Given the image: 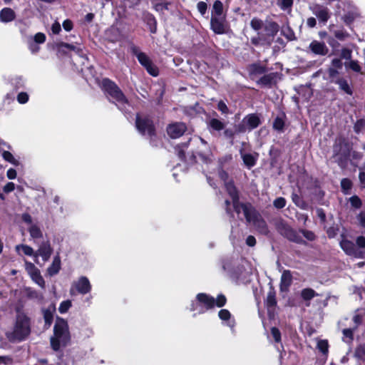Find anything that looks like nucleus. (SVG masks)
<instances>
[{
	"mask_svg": "<svg viewBox=\"0 0 365 365\" xmlns=\"http://www.w3.org/2000/svg\"><path fill=\"white\" fill-rule=\"evenodd\" d=\"M30 333V318L24 312L18 309L13 330L7 333L9 340L11 342L21 341L25 340Z\"/></svg>",
	"mask_w": 365,
	"mask_h": 365,
	"instance_id": "obj_1",
	"label": "nucleus"
},
{
	"mask_svg": "<svg viewBox=\"0 0 365 365\" xmlns=\"http://www.w3.org/2000/svg\"><path fill=\"white\" fill-rule=\"evenodd\" d=\"M71 340L68 322L66 319L57 317L53 327V336L51 337V346L55 351L66 346Z\"/></svg>",
	"mask_w": 365,
	"mask_h": 365,
	"instance_id": "obj_2",
	"label": "nucleus"
},
{
	"mask_svg": "<svg viewBox=\"0 0 365 365\" xmlns=\"http://www.w3.org/2000/svg\"><path fill=\"white\" fill-rule=\"evenodd\" d=\"M102 86L107 94L111 98L113 102L120 110H124L128 102L121 90L118 86L108 78L102 81Z\"/></svg>",
	"mask_w": 365,
	"mask_h": 365,
	"instance_id": "obj_3",
	"label": "nucleus"
},
{
	"mask_svg": "<svg viewBox=\"0 0 365 365\" xmlns=\"http://www.w3.org/2000/svg\"><path fill=\"white\" fill-rule=\"evenodd\" d=\"M215 305V300L213 297L204 293H200L197 295V302L192 303L190 310L197 311V313L202 314L205 310L213 308Z\"/></svg>",
	"mask_w": 365,
	"mask_h": 365,
	"instance_id": "obj_4",
	"label": "nucleus"
},
{
	"mask_svg": "<svg viewBox=\"0 0 365 365\" xmlns=\"http://www.w3.org/2000/svg\"><path fill=\"white\" fill-rule=\"evenodd\" d=\"M132 51L139 63L147 70L149 74L153 76H158V68L145 53L140 51L137 47H133Z\"/></svg>",
	"mask_w": 365,
	"mask_h": 365,
	"instance_id": "obj_5",
	"label": "nucleus"
},
{
	"mask_svg": "<svg viewBox=\"0 0 365 365\" xmlns=\"http://www.w3.org/2000/svg\"><path fill=\"white\" fill-rule=\"evenodd\" d=\"M135 125L138 130L143 135L152 137L155 135V128L153 121L148 117L136 116Z\"/></svg>",
	"mask_w": 365,
	"mask_h": 365,
	"instance_id": "obj_6",
	"label": "nucleus"
},
{
	"mask_svg": "<svg viewBox=\"0 0 365 365\" xmlns=\"http://www.w3.org/2000/svg\"><path fill=\"white\" fill-rule=\"evenodd\" d=\"M25 269L31 278V279L39 287L45 288V281L41 274L40 270L34 265V264L25 260Z\"/></svg>",
	"mask_w": 365,
	"mask_h": 365,
	"instance_id": "obj_7",
	"label": "nucleus"
},
{
	"mask_svg": "<svg viewBox=\"0 0 365 365\" xmlns=\"http://www.w3.org/2000/svg\"><path fill=\"white\" fill-rule=\"evenodd\" d=\"M75 290L81 294H86L91 292V284L86 277H81L77 281L74 282L70 289L71 295L75 294Z\"/></svg>",
	"mask_w": 365,
	"mask_h": 365,
	"instance_id": "obj_8",
	"label": "nucleus"
},
{
	"mask_svg": "<svg viewBox=\"0 0 365 365\" xmlns=\"http://www.w3.org/2000/svg\"><path fill=\"white\" fill-rule=\"evenodd\" d=\"M53 253V248L48 240L42 242L35 252V262L38 263V257H41L44 262L48 261Z\"/></svg>",
	"mask_w": 365,
	"mask_h": 365,
	"instance_id": "obj_9",
	"label": "nucleus"
},
{
	"mask_svg": "<svg viewBox=\"0 0 365 365\" xmlns=\"http://www.w3.org/2000/svg\"><path fill=\"white\" fill-rule=\"evenodd\" d=\"M340 246L346 255L355 258H364V252L357 249L351 241L343 240L340 242Z\"/></svg>",
	"mask_w": 365,
	"mask_h": 365,
	"instance_id": "obj_10",
	"label": "nucleus"
},
{
	"mask_svg": "<svg viewBox=\"0 0 365 365\" xmlns=\"http://www.w3.org/2000/svg\"><path fill=\"white\" fill-rule=\"evenodd\" d=\"M247 222L250 223H252L255 228L261 234H268L269 230L266 222L256 210H255L252 212L251 218L250 219V220H247Z\"/></svg>",
	"mask_w": 365,
	"mask_h": 365,
	"instance_id": "obj_11",
	"label": "nucleus"
},
{
	"mask_svg": "<svg viewBox=\"0 0 365 365\" xmlns=\"http://www.w3.org/2000/svg\"><path fill=\"white\" fill-rule=\"evenodd\" d=\"M210 29L216 34H223L226 32V16H211Z\"/></svg>",
	"mask_w": 365,
	"mask_h": 365,
	"instance_id": "obj_12",
	"label": "nucleus"
},
{
	"mask_svg": "<svg viewBox=\"0 0 365 365\" xmlns=\"http://www.w3.org/2000/svg\"><path fill=\"white\" fill-rule=\"evenodd\" d=\"M264 30L265 31V34H263V36L267 38V45L270 46L273 38L279 30V26L277 23L273 21H266L264 26Z\"/></svg>",
	"mask_w": 365,
	"mask_h": 365,
	"instance_id": "obj_13",
	"label": "nucleus"
},
{
	"mask_svg": "<svg viewBox=\"0 0 365 365\" xmlns=\"http://www.w3.org/2000/svg\"><path fill=\"white\" fill-rule=\"evenodd\" d=\"M232 204L234 210L239 217L240 213L242 212L247 221L250 220L252 212L255 210V209L250 204L240 203L239 200L232 201Z\"/></svg>",
	"mask_w": 365,
	"mask_h": 365,
	"instance_id": "obj_14",
	"label": "nucleus"
},
{
	"mask_svg": "<svg viewBox=\"0 0 365 365\" xmlns=\"http://www.w3.org/2000/svg\"><path fill=\"white\" fill-rule=\"evenodd\" d=\"M280 232L282 235H284L286 238L292 242L298 244L305 243L302 236L300 235V231L297 232L287 225H282V228L280 229Z\"/></svg>",
	"mask_w": 365,
	"mask_h": 365,
	"instance_id": "obj_15",
	"label": "nucleus"
},
{
	"mask_svg": "<svg viewBox=\"0 0 365 365\" xmlns=\"http://www.w3.org/2000/svg\"><path fill=\"white\" fill-rule=\"evenodd\" d=\"M187 127L183 123H175L168 125L167 132L172 138H178L183 135Z\"/></svg>",
	"mask_w": 365,
	"mask_h": 365,
	"instance_id": "obj_16",
	"label": "nucleus"
},
{
	"mask_svg": "<svg viewBox=\"0 0 365 365\" xmlns=\"http://www.w3.org/2000/svg\"><path fill=\"white\" fill-rule=\"evenodd\" d=\"M310 9L319 20L324 23H326L329 19V12L327 7L319 4H316L312 7H310Z\"/></svg>",
	"mask_w": 365,
	"mask_h": 365,
	"instance_id": "obj_17",
	"label": "nucleus"
},
{
	"mask_svg": "<svg viewBox=\"0 0 365 365\" xmlns=\"http://www.w3.org/2000/svg\"><path fill=\"white\" fill-rule=\"evenodd\" d=\"M309 48L313 53L319 56H325L329 52V48L324 42H320L316 40L310 43Z\"/></svg>",
	"mask_w": 365,
	"mask_h": 365,
	"instance_id": "obj_18",
	"label": "nucleus"
},
{
	"mask_svg": "<svg viewBox=\"0 0 365 365\" xmlns=\"http://www.w3.org/2000/svg\"><path fill=\"white\" fill-rule=\"evenodd\" d=\"M333 152L334 156H346L349 154V150L347 148V145L344 140L341 139L336 140L333 147Z\"/></svg>",
	"mask_w": 365,
	"mask_h": 365,
	"instance_id": "obj_19",
	"label": "nucleus"
},
{
	"mask_svg": "<svg viewBox=\"0 0 365 365\" xmlns=\"http://www.w3.org/2000/svg\"><path fill=\"white\" fill-rule=\"evenodd\" d=\"M55 311V304H51L48 308L42 309L43 319L45 322V327L46 329L49 328L53 322V313Z\"/></svg>",
	"mask_w": 365,
	"mask_h": 365,
	"instance_id": "obj_20",
	"label": "nucleus"
},
{
	"mask_svg": "<svg viewBox=\"0 0 365 365\" xmlns=\"http://www.w3.org/2000/svg\"><path fill=\"white\" fill-rule=\"evenodd\" d=\"M243 123L250 130L256 128L260 123L259 117L255 114H250L247 115L243 119Z\"/></svg>",
	"mask_w": 365,
	"mask_h": 365,
	"instance_id": "obj_21",
	"label": "nucleus"
},
{
	"mask_svg": "<svg viewBox=\"0 0 365 365\" xmlns=\"http://www.w3.org/2000/svg\"><path fill=\"white\" fill-rule=\"evenodd\" d=\"M16 19V14L11 8H4L0 11V21L9 23Z\"/></svg>",
	"mask_w": 365,
	"mask_h": 365,
	"instance_id": "obj_22",
	"label": "nucleus"
},
{
	"mask_svg": "<svg viewBox=\"0 0 365 365\" xmlns=\"http://www.w3.org/2000/svg\"><path fill=\"white\" fill-rule=\"evenodd\" d=\"M241 157L245 166L250 169L255 165L258 158V154L243 153L241 152Z\"/></svg>",
	"mask_w": 365,
	"mask_h": 365,
	"instance_id": "obj_23",
	"label": "nucleus"
},
{
	"mask_svg": "<svg viewBox=\"0 0 365 365\" xmlns=\"http://www.w3.org/2000/svg\"><path fill=\"white\" fill-rule=\"evenodd\" d=\"M61 258L59 255L54 257L51 264L47 269V273L49 276H53L58 273L61 269Z\"/></svg>",
	"mask_w": 365,
	"mask_h": 365,
	"instance_id": "obj_24",
	"label": "nucleus"
},
{
	"mask_svg": "<svg viewBox=\"0 0 365 365\" xmlns=\"http://www.w3.org/2000/svg\"><path fill=\"white\" fill-rule=\"evenodd\" d=\"M292 282V275L289 270H284L281 276L280 287L282 289L289 287Z\"/></svg>",
	"mask_w": 365,
	"mask_h": 365,
	"instance_id": "obj_25",
	"label": "nucleus"
},
{
	"mask_svg": "<svg viewBox=\"0 0 365 365\" xmlns=\"http://www.w3.org/2000/svg\"><path fill=\"white\" fill-rule=\"evenodd\" d=\"M211 16H225L223 14V4L220 1L217 0L213 3Z\"/></svg>",
	"mask_w": 365,
	"mask_h": 365,
	"instance_id": "obj_26",
	"label": "nucleus"
},
{
	"mask_svg": "<svg viewBox=\"0 0 365 365\" xmlns=\"http://www.w3.org/2000/svg\"><path fill=\"white\" fill-rule=\"evenodd\" d=\"M248 71L251 76H255L265 73L266 68L260 64L254 63L249 66Z\"/></svg>",
	"mask_w": 365,
	"mask_h": 365,
	"instance_id": "obj_27",
	"label": "nucleus"
},
{
	"mask_svg": "<svg viewBox=\"0 0 365 365\" xmlns=\"http://www.w3.org/2000/svg\"><path fill=\"white\" fill-rule=\"evenodd\" d=\"M58 48L60 51H64V48H68L71 51H74L78 55H81L83 53V50L81 47L78 45L70 44L64 42H61L58 44Z\"/></svg>",
	"mask_w": 365,
	"mask_h": 365,
	"instance_id": "obj_28",
	"label": "nucleus"
},
{
	"mask_svg": "<svg viewBox=\"0 0 365 365\" xmlns=\"http://www.w3.org/2000/svg\"><path fill=\"white\" fill-rule=\"evenodd\" d=\"M225 186L232 201L239 200L238 193L232 180L225 182Z\"/></svg>",
	"mask_w": 365,
	"mask_h": 365,
	"instance_id": "obj_29",
	"label": "nucleus"
},
{
	"mask_svg": "<svg viewBox=\"0 0 365 365\" xmlns=\"http://www.w3.org/2000/svg\"><path fill=\"white\" fill-rule=\"evenodd\" d=\"M208 128L215 131H220L225 128V124L217 118H211L207 122Z\"/></svg>",
	"mask_w": 365,
	"mask_h": 365,
	"instance_id": "obj_30",
	"label": "nucleus"
},
{
	"mask_svg": "<svg viewBox=\"0 0 365 365\" xmlns=\"http://www.w3.org/2000/svg\"><path fill=\"white\" fill-rule=\"evenodd\" d=\"M29 232L30 234L31 237L36 241V240L41 239L43 237V232L36 225H31L29 228Z\"/></svg>",
	"mask_w": 365,
	"mask_h": 365,
	"instance_id": "obj_31",
	"label": "nucleus"
},
{
	"mask_svg": "<svg viewBox=\"0 0 365 365\" xmlns=\"http://www.w3.org/2000/svg\"><path fill=\"white\" fill-rule=\"evenodd\" d=\"M275 76L274 73L264 75L257 81V83L262 86H270L273 83Z\"/></svg>",
	"mask_w": 365,
	"mask_h": 365,
	"instance_id": "obj_32",
	"label": "nucleus"
},
{
	"mask_svg": "<svg viewBox=\"0 0 365 365\" xmlns=\"http://www.w3.org/2000/svg\"><path fill=\"white\" fill-rule=\"evenodd\" d=\"M218 316L221 320L227 321V325L232 328L234 327V321H230L231 318V314L227 309H221L218 313Z\"/></svg>",
	"mask_w": 365,
	"mask_h": 365,
	"instance_id": "obj_33",
	"label": "nucleus"
},
{
	"mask_svg": "<svg viewBox=\"0 0 365 365\" xmlns=\"http://www.w3.org/2000/svg\"><path fill=\"white\" fill-rule=\"evenodd\" d=\"M316 296H318V294L311 288L303 289L301 292V297L305 301H309Z\"/></svg>",
	"mask_w": 365,
	"mask_h": 365,
	"instance_id": "obj_34",
	"label": "nucleus"
},
{
	"mask_svg": "<svg viewBox=\"0 0 365 365\" xmlns=\"http://www.w3.org/2000/svg\"><path fill=\"white\" fill-rule=\"evenodd\" d=\"M16 250L19 252L21 250L25 255L33 256L35 258V252L34 249L26 245H18L16 246Z\"/></svg>",
	"mask_w": 365,
	"mask_h": 365,
	"instance_id": "obj_35",
	"label": "nucleus"
},
{
	"mask_svg": "<svg viewBox=\"0 0 365 365\" xmlns=\"http://www.w3.org/2000/svg\"><path fill=\"white\" fill-rule=\"evenodd\" d=\"M341 187L342 192L345 195H348L350 193V191L352 187V182L349 178H343L341 180Z\"/></svg>",
	"mask_w": 365,
	"mask_h": 365,
	"instance_id": "obj_36",
	"label": "nucleus"
},
{
	"mask_svg": "<svg viewBox=\"0 0 365 365\" xmlns=\"http://www.w3.org/2000/svg\"><path fill=\"white\" fill-rule=\"evenodd\" d=\"M332 33H333L334 37L336 38L339 41H344L349 36V33H347L343 29L333 30Z\"/></svg>",
	"mask_w": 365,
	"mask_h": 365,
	"instance_id": "obj_37",
	"label": "nucleus"
},
{
	"mask_svg": "<svg viewBox=\"0 0 365 365\" xmlns=\"http://www.w3.org/2000/svg\"><path fill=\"white\" fill-rule=\"evenodd\" d=\"M284 127V120L283 117L277 116L273 123V128L277 131L283 132Z\"/></svg>",
	"mask_w": 365,
	"mask_h": 365,
	"instance_id": "obj_38",
	"label": "nucleus"
},
{
	"mask_svg": "<svg viewBox=\"0 0 365 365\" xmlns=\"http://www.w3.org/2000/svg\"><path fill=\"white\" fill-rule=\"evenodd\" d=\"M2 158L7 162L10 163L11 164L14 165H19V161L18 160H16L14 155H12V153H11L9 151H4L2 153Z\"/></svg>",
	"mask_w": 365,
	"mask_h": 365,
	"instance_id": "obj_39",
	"label": "nucleus"
},
{
	"mask_svg": "<svg viewBox=\"0 0 365 365\" xmlns=\"http://www.w3.org/2000/svg\"><path fill=\"white\" fill-rule=\"evenodd\" d=\"M264 23L262 21V20H261L257 17L253 18L250 21L251 28L256 31H258L262 28H264Z\"/></svg>",
	"mask_w": 365,
	"mask_h": 365,
	"instance_id": "obj_40",
	"label": "nucleus"
},
{
	"mask_svg": "<svg viewBox=\"0 0 365 365\" xmlns=\"http://www.w3.org/2000/svg\"><path fill=\"white\" fill-rule=\"evenodd\" d=\"M354 356L357 359L365 361V344H360L356 347Z\"/></svg>",
	"mask_w": 365,
	"mask_h": 365,
	"instance_id": "obj_41",
	"label": "nucleus"
},
{
	"mask_svg": "<svg viewBox=\"0 0 365 365\" xmlns=\"http://www.w3.org/2000/svg\"><path fill=\"white\" fill-rule=\"evenodd\" d=\"M359 16L356 12H348L344 16V21L346 24H351Z\"/></svg>",
	"mask_w": 365,
	"mask_h": 365,
	"instance_id": "obj_42",
	"label": "nucleus"
},
{
	"mask_svg": "<svg viewBox=\"0 0 365 365\" xmlns=\"http://www.w3.org/2000/svg\"><path fill=\"white\" fill-rule=\"evenodd\" d=\"M345 66L357 73L361 72V67L357 61L351 60L350 61L345 63Z\"/></svg>",
	"mask_w": 365,
	"mask_h": 365,
	"instance_id": "obj_43",
	"label": "nucleus"
},
{
	"mask_svg": "<svg viewBox=\"0 0 365 365\" xmlns=\"http://www.w3.org/2000/svg\"><path fill=\"white\" fill-rule=\"evenodd\" d=\"M352 207L355 209H359L362 206V202L357 195H354L349 199Z\"/></svg>",
	"mask_w": 365,
	"mask_h": 365,
	"instance_id": "obj_44",
	"label": "nucleus"
},
{
	"mask_svg": "<svg viewBox=\"0 0 365 365\" xmlns=\"http://www.w3.org/2000/svg\"><path fill=\"white\" fill-rule=\"evenodd\" d=\"M267 38H265L263 34L258 33V36L253 37L251 38V42L252 44L257 46L259 44H267Z\"/></svg>",
	"mask_w": 365,
	"mask_h": 365,
	"instance_id": "obj_45",
	"label": "nucleus"
},
{
	"mask_svg": "<svg viewBox=\"0 0 365 365\" xmlns=\"http://www.w3.org/2000/svg\"><path fill=\"white\" fill-rule=\"evenodd\" d=\"M71 301L70 300H65L63 301L58 307V311L61 314H64L67 312V311L71 308Z\"/></svg>",
	"mask_w": 365,
	"mask_h": 365,
	"instance_id": "obj_46",
	"label": "nucleus"
},
{
	"mask_svg": "<svg viewBox=\"0 0 365 365\" xmlns=\"http://www.w3.org/2000/svg\"><path fill=\"white\" fill-rule=\"evenodd\" d=\"M337 83L339 86V88L343 90L345 93L348 94H351V90L347 83V81L344 79H339L337 81Z\"/></svg>",
	"mask_w": 365,
	"mask_h": 365,
	"instance_id": "obj_47",
	"label": "nucleus"
},
{
	"mask_svg": "<svg viewBox=\"0 0 365 365\" xmlns=\"http://www.w3.org/2000/svg\"><path fill=\"white\" fill-rule=\"evenodd\" d=\"M292 199L297 206L303 209L305 207V203L297 194L293 193Z\"/></svg>",
	"mask_w": 365,
	"mask_h": 365,
	"instance_id": "obj_48",
	"label": "nucleus"
},
{
	"mask_svg": "<svg viewBox=\"0 0 365 365\" xmlns=\"http://www.w3.org/2000/svg\"><path fill=\"white\" fill-rule=\"evenodd\" d=\"M328 342L326 340H320L317 343V348L324 354L328 352Z\"/></svg>",
	"mask_w": 365,
	"mask_h": 365,
	"instance_id": "obj_49",
	"label": "nucleus"
},
{
	"mask_svg": "<svg viewBox=\"0 0 365 365\" xmlns=\"http://www.w3.org/2000/svg\"><path fill=\"white\" fill-rule=\"evenodd\" d=\"M354 131L357 133L363 132L365 130V122L362 120H358L354 127Z\"/></svg>",
	"mask_w": 365,
	"mask_h": 365,
	"instance_id": "obj_50",
	"label": "nucleus"
},
{
	"mask_svg": "<svg viewBox=\"0 0 365 365\" xmlns=\"http://www.w3.org/2000/svg\"><path fill=\"white\" fill-rule=\"evenodd\" d=\"M273 205L276 208H283L286 205V200L282 197H277L274 200Z\"/></svg>",
	"mask_w": 365,
	"mask_h": 365,
	"instance_id": "obj_51",
	"label": "nucleus"
},
{
	"mask_svg": "<svg viewBox=\"0 0 365 365\" xmlns=\"http://www.w3.org/2000/svg\"><path fill=\"white\" fill-rule=\"evenodd\" d=\"M197 9L200 14L204 16L207 12V4L204 1H200L197 4Z\"/></svg>",
	"mask_w": 365,
	"mask_h": 365,
	"instance_id": "obj_52",
	"label": "nucleus"
},
{
	"mask_svg": "<svg viewBox=\"0 0 365 365\" xmlns=\"http://www.w3.org/2000/svg\"><path fill=\"white\" fill-rule=\"evenodd\" d=\"M17 101L19 103L24 104L28 102L29 95L26 92H21L17 96Z\"/></svg>",
	"mask_w": 365,
	"mask_h": 365,
	"instance_id": "obj_53",
	"label": "nucleus"
},
{
	"mask_svg": "<svg viewBox=\"0 0 365 365\" xmlns=\"http://www.w3.org/2000/svg\"><path fill=\"white\" fill-rule=\"evenodd\" d=\"M271 334L276 342H279L281 341V333L277 328L272 327L271 329Z\"/></svg>",
	"mask_w": 365,
	"mask_h": 365,
	"instance_id": "obj_54",
	"label": "nucleus"
},
{
	"mask_svg": "<svg viewBox=\"0 0 365 365\" xmlns=\"http://www.w3.org/2000/svg\"><path fill=\"white\" fill-rule=\"evenodd\" d=\"M46 41V36L43 33H37L34 36V42L36 43H44Z\"/></svg>",
	"mask_w": 365,
	"mask_h": 365,
	"instance_id": "obj_55",
	"label": "nucleus"
},
{
	"mask_svg": "<svg viewBox=\"0 0 365 365\" xmlns=\"http://www.w3.org/2000/svg\"><path fill=\"white\" fill-rule=\"evenodd\" d=\"M300 232L303 235V236L307 238L309 241H313L315 239V235L313 232L306 230H301Z\"/></svg>",
	"mask_w": 365,
	"mask_h": 365,
	"instance_id": "obj_56",
	"label": "nucleus"
},
{
	"mask_svg": "<svg viewBox=\"0 0 365 365\" xmlns=\"http://www.w3.org/2000/svg\"><path fill=\"white\" fill-rule=\"evenodd\" d=\"M293 0H281L279 4V7L282 10H286L292 6Z\"/></svg>",
	"mask_w": 365,
	"mask_h": 365,
	"instance_id": "obj_57",
	"label": "nucleus"
},
{
	"mask_svg": "<svg viewBox=\"0 0 365 365\" xmlns=\"http://www.w3.org/2000/svg\"><path fill=\"white\" fill-rule=\"evenodd\" d=\"M277 302L275 299L274 294L272 292H269L267 297V304L268 307H274Z\"/></svg>",
	"mask_w": 365,
	"mask_h": 365,
	"instance_id": "obj_58",
	"label": "nucleus"
},
{
	"mask_svg": "<svg viewBox=\"0 0 365 365\" xmlns=\"http://www.w3.org/2000/svg\"><path fill=\"white\" fill-rule=\"evenodd\" d=\"M356 220L359 222V225L363 228H365V212L362 211L359 212L356 215Z\"/></svg>",
	"mask_w": 365,
	"mask_h": 365,
	"instance_id": "obj_59",
	"label": "nucleus"
},
{
	"mask_svg": "<svg viewBox=\"0 0 365 365\" xmlns=\"http://www.w3.org/2000/svg\"><path fill=\"white\" fill-rule=\"evenodd\" d=\"M215 300V305L218 307H223L226 303V298L224 295H219Z\"/></svg>",
	"mask_w": 365,
	"mask_h": 365,
	"instance_id": "obj_60",
	"label": "nucleus"
},
{
	"mask_svg": "<svg viewBox=\"0 0 365 365\" xmlns=\"http://www.w3.org/2000/svg\"><path fill=\"white\" fill-rule=\"evenodd\" d=\"M341 56L342 58L344 59H351V51L348 48H343L341 52Z\"/></svg>",
	"mask_w": 365,
	"mask_h": 365,
	"instance_id": "obj_61",
	"label": "nucleus"
},
{
	"mask_svg": "<svg viewBox=\"0 0 365 365\" xmlns=\"http://www.w3.org/2000/svg\"><path fill=\"white\" fill-rule=\"evenodd\" d=\"M217 108L222 113H228V108H227V105L223 101H222L218 103Z\"/></svg>",
	"mask_w": 365,
	"mask_h": 365,
	"instance_id": "obj_62",
	"label": "nucleus"
},
{
	"mask_svg": "<svg viewBox=\"0 0 365 365\" xmlns=\"http://www.w3.org/2000/svg\"><path fill=\"white\" fill-rule=\"evenodd\" d=\"M356 245L359 248H364L365 247V237L364 236H359L356 240Z\"/></svg>",
	"mask_w": 365,
	"mask_h": 365,
	"instance_id": "obj_63",
	"label": "nucleus"
},
{
	"mask_svg": "<svg viewBox=\"0 0 365 365\" xmlns=\"http://www.w3.org/2000/svg\"><path fill=\"white\" fill-rule=\"evenodd\" d=\"M360 186L361 188H365V171H361L359 175Z\"/></svg>",
	"mask_w": 365,
	"mask_h": 365,
	"instance_id": "obj_64",
	"label": "nucleus"
}]
</instances>
